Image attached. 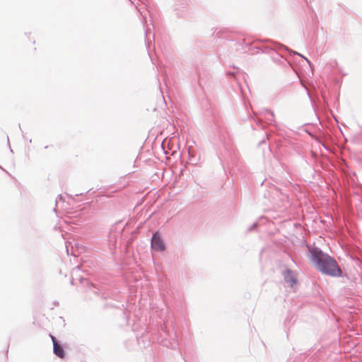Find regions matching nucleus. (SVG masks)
Here are the masks:
<instances>
[{
	"mask_svg": "<svg viewBox=\"0 0 362 362\" xmlns=\"http://www.w3.org/2000/svg\"><path fill=\"white\" fill-rule=\"evenodd\" d=\"M311 259L317 269L332 276L340 275V269L337 262L317 247L310 251Z\"/></svg>",
	"mask_w": 362,
	"mask_h": 362,
	"instance_id": "nucleus-1",
	"label": "nucleus"
},
{
	"mask_svg": "<svg viewBox=\"0 0 362 362\" xmlns=\"http://www.w3.org/2000/svg\"><path fill=\"white\" fill-rule=\"evenodd\" d=\"M151 247L156 251H163L165 245L158 233L153 234L151 238Z\"/></svg>",
	"mask_w": 362,
	"mask_h": 362,
	"instance_id": "nucleus-2",
	"label": "nucleus"
},
{
	"mask_svg": "<svg viewBox=\"0 0 362 362\" xmlns=\"http://www.w3.org/2000/svg\"><path fill=\"white\" fill-rule=\"evenodd\" d=\"M284 276L286 282L289 284L291 286H293L296 284V279L290 270H286L284 274Z\"/></svg>",
	"mask_w": 362,
	"mask_h": 362,
	"instance_id": "nucleus-3",
	"label": "nucleus"
},
{
	"mask_svg": "<svg viewBox=\"0 0 362 362\" xmlns=\"http://www.w3.org/2000/svg\"><path fill=\"white\" fill-rule=\"evenodd\" d=\"M54 353L59 358H64V352L63 348L57 343V341H54V345L53 346Z\"/></svg>",
	"mask_w": 362,
	"mask_h": 362,
	"instance_id": "nucleus-4",
	"label": "nucleus"
},
{
	"mask_svg": "<svg viewBox=\"0 0 362 362\" xmlns=\"http://www.w3.org/2000/svg\"><path fill=\"white\" fill-rule=\"evenodd\" d=\"M266 111H267V112L269 115V117H270L269 118V119L272 120V118L274 117V114H273V112H269V110H266Z\"/></svg>",
	"mask_w": 362,
	"mask_h": 362,
	"instance_id": "nucleus-5",
	"label": "nucleus"
},
{
	"mask_svg": "<svg viewBox=\"0 0 362 362\" xmlns=\"http://www.w3.org/2000/svg\"><path fill=\"white\" fill-rule=\"evenodd\" d=\"M62 195H59V196H58V197H57V200H56V204H57V205H58L59 202L60 200H62Z\"/></svg>",
	"mask_w": 362,
	"mask_h": 362,
	"instance_id": "nucleus-6",
	"label": "nucleus"
},
{
	"mask_svg": "<svg viewBox=\"0 0 362 362\" xmlns=\"http://www.w3.org/2000/svg\"><path fill=\"white\" fill-rule=\"evenodd\" d=\"M256 226H257L256 223H253L252 226L249 228V230H251L253 228H255L256 227Z\"/></svg>",
	"mask_w": 362,
	"mask_h": 362,
	"instance_id": "nucleus-7",
	"label": "nucleus"
},
{
	"mask_svg": "<svg viewBox=\"0 0 362 362\" xmlns=\"http://www.w3.org/2000/svg\"><path fill=\"white\" fill-rule=\"evenodd\" d=\"M51 338H52V342H53V346H54V341H57V340H56V339H55L54 337H52V336H51Z\"/></svg>",
	"mask_w": 362,
	"mask_h": 362,
	"instance_id": "nucleus-8",
	"label": "nucleus"
},
{
	"mask_svg": "<svg viewBox=\"0 0 362 362\" xmlns=\"http://www.w3.org/2000/svg\"><path fill=\"white\" fill-rule=\"evenodd\" d=\"M303 58H304V59H305V61L309 64V65H310V61H309L307 58H305V57H303Z\"/></svg>",
	"mask_w": 362,
	"mask_h": 362,
	"instance_id": "nucleus-9",
	"label": "nucleus"
},
{
	"mask_svg": "<svg viewBox=\"0 0 362 362\" xmlns=\"http://www.w3.org/2000/svg\"><path fill=\"white\" fill-rule=\"evenodd\" d=\"M294 53H295V54H296L297 55H299V56H300V57H303L301 54H300L299 53H296V52H294Z\"/></svg>",
	"mask_w": 362,
	"mask_h": 362,
	"instance_id": "nucleus-10",
	"label": "nucleus"
}]
</instances>
